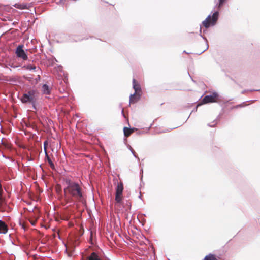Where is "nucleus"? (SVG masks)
Returning a JSON list of instances; mask_svg holds the SVG:
<instances>
[{"mask_svg": "<svg viewBox=\"0 0 260 260\" xmlns=\"http://www.w3.org/2000/svg\"><path fill=\"white\" fill-rule=\"evenodd\" d=\"M129 150L131 151V152L133 154V155L135 156V157L139 159L138 156L136 154V153H135V151L134 150V149L131 146L129 147Z\"/></svg>", "mask_w": 260, "mask_h": 260, "instance_id": "nucleus-21", "label": "nucleus"}, {"mask_svg": "<svg viewBox=\"0 0 260 260\" xmlns=\"http://www.w3.org/2000/svg\"><path fill=\"white\" fill-rule=\"evenodd\" d=\"M217 120H214L211 123H209L208 124V125L209 127H214L215 125H216L217 124Z\"/></svg>", "mask_w": 260, "mask_h": 260, "instance_id": "nucleus-19", "label": "nucleus"}, {"mask_svg": "<svg viewBox=\"0 0 260 260\" xmlns=\"http://www.w3.org/2000/svg\"><path fill=\"white\" fill-rule=\"evenodd\" d=\"M31 224L32 225H35V221L31 222Z\"/></svg>", "mask_w": 260, "mask_h": 260, "instance_id": "nucleus-26", "label": "nucleus"}, {"mask_svg": "<svg viewBox=\"0 0 260 260\" xmlns=\"http://www.w3.org/2000/svg\"><path fill=\"white\" fill-rule=\"evenodd\" d=\"M218 96H219L218 94L216 92H214L210 95H206L202 100V101L201 102V104H207L209 103L216 102V99H217L218 97Z\"/></svg>", "mask_w": 260, "mask_h": 260, "instance_id": "nucleus-4", "label": "nucleus"}, {"mask_svg": "<svg viewBox=\"0 0 260 260\" xmlns=\"http://www.w3.org/2000/svg\"><path fill=\"white\" fill-rule=\"evenodd\" d=\"M122 194H115V201L117 204H121L122 200Z\"/></svg>", "mask_w": 260, "mask_h": 260, "instance_id": "nucleus-14", "label": "nucleus"}, {"mask_svg": "<svg viewBox=\"0 0 260 260\" xmlns=\"http://www.w3.org/2000/svg\"><path fill=\"white\" fill-rule=\"evenodd\" d=\"M23 45H19L16 49L15 53L16 56L23 60H26L28 59V56L26 52L23 49Z\"/></svg>", "mask_w": 260, "mask_h": 260, "instance_id": "nucleus-5", "label": "nucleus"}, {"mask_svg": "<svg viewBox=\"0 0 260 260\" xmlns=\"http://www.w3.org/2000/svg\"><path fill=\"white\" fill-rule=\"evenodd\" d=\"M39 92L37 90L31 89L29 90L24 94L20 98V100L22 103L31 104L32 106V108L35 110H37L36 104L39 99Z\"/></svg>", "mask_w": 260, "mask_h": 260, "instance_id": "nucleus-2", "label": "nucleus"}, {"mask_svg": "<svg viewBox=\"0 0 260 260\" xmlns=\"http://www.w3.org/2000/svg\"><path fill=\"white\" fill-rule=\"evenodd\" d=\"M226 0H219L218 8H220Z\"/></svg>", "mask_w": 260, "mask_h": 260, "instance_id": "nucleus-22", "label": "nucleus"}, {"mask_svg": "<svg viewBox=\"0 0 260 260\" xmlns=\"http://www.w3.org/2000/svg\"><path fill=\"white\" fill-rule=\"evenodd\" d=\"M121 113H122V115L124 116V111H123V109H122V110H121Z\"/></svg>", "mask_w": 260, "mask_h": 260, "instance_id": "nucleus-24", "label": "nucleus"}, {"mask_svg": "<svg viewBox=\"0 0 260 260\" xmlns=\"http://www.w3.org/2000/svg\"><path fill=\"white\" fill-rule=\"evenodd\" d=\"M204 260H217V259L215 255L210 254L208 255H206Z\"/></svg>", "mask_w": 260, "mask_h": 260, "instance_id": "nucleus-17", "label": "nucleus"}, {"mask_svg": "<svg viewBox=\"0 0 260 260\" xmlns=\"http://www.w3.org/2000/svg\"><path fill=\"white\" fill-rule=\"evenodd\" d=\"M118 205L123 207L122 212H128L131 208V202L129 200L124 199Z\"/></svg>", "mask_w": 260, "mask_h": 260, "instance_id": "nucleus-7", "label": "nucleus"}, {"mask_svg": "<svg viewBox=\"0 0 260 260\" xmlns=\"http://www.w3.org/2000/svg\"><path fill=\"white\" fill-rule=\"evenodd\" d=\"M85 260H103L102 257L96 252H93L86 257Z\"/></svg>", "mask_w": 260, "mask_h": 260, "instance_id": "nucleus-8", "label": "nucleus"}, {"mask_svg": "<svg viewBox=\"0 0 260 260\" xmlns=\"http://www.w3.org/2000/svg\"><path fill=\"white\" fill-rule=\"evenodd\" d=\"M2 190H0V211H2V203L1 201L2 200Z\"/></svg>", "mask_w": 260, "mask_h": 260, "instance_id": "nucleus-20", "label": "nucleus"}, {"mask_svg": "<svg viewBox=\"0 0 260 260\" xmlns=\"http://www.w3.org/2000/svg\"><path fill=\"white\" fill-rule=\"evenodd\" d=\"M218 14H219V13L218 11H216L215 12H214L212 16L211 19V15H209L206 18V19L204 21H203L202 22V24L204 25V26L205 28H208L210 27V24L212 26L216 24V21L218 20Z\"/></svg>", "mask_w": 260, "mask_h": 260, "instance_id": "nucleus-3", "label": "nucleus"}, {"mask_svg": "<svg viewBox=\"0 0 260 260\" xmlns=\"http://www.w3.org/2000/svg\"><path fill=\"white\" fill-rule=\"evenodd\" d=\"M66 187L64 188V193L67 196L73 198L76 201L84 203L85 199L82 182L80 181L76 182L69 178L64 179Z\"/></svg>", "mask_w": 260, "mask_h": 260, "instance_id": "nucleus-1", "label": "nucleus"}, {"mask_svg": "<svg viewBox=\"0 0 260 260\" xmlns=\"http://www.w3.org/2000/svg\"><path fill=\"white\" fill-rule=\"evenodd\" d=\"M8 227L7 224L0 219V234H6L8 232Z\"/></svg>", "mask_w": 260, "mask_h": 260, "instance_id": "nucleus-9", "label": "nucleus"}, {"mask_svg": "<svg viewBox=\"0 0 260 260\" xmlns=\"http://www.w3.org/2000/svg\"><path fill=\"white\" fill-rule=\"evenodd\" d=\"M51 88L49 87L48 85L44 84L42 86V92L44 94L49 95L50 94Z\"/></svg>", "mask_w": 260, "mask_h": 260, "instance_id": "nucleus-10", "label": "nucleus"}, {"mask_svg": "<svg viewBox=\"0 0 260 260\" xmlns=\"http://www.w3.org/2000/svg\"><path fill=\"white\" fill-rule=\"evenodd\" d=\"M243 107L242 105V104H239V105H236V106H234V108H240V107Z\"/></svg>", "mask_w": 260, "mask_h": 260, "instance_id": "nucleus-23", "label": "nucleus"}, {"mask_svg": "<svg viewBox=\"0 0 260 260\" xmlns=\"http://www.w3.org/2000/svg\"><path fill=\"white\" fill-rule=\"evenodd\" d=\"M23 68L26 69V70H36V67L34 65H32V64H27V65H24L23 66Z\"/></svg>", "mask_w": 260, "mask_h": 260, "instance_id": "nucleus-15", "label": "nucleus"}, {"mask_svg": "<svg viewBox=\"0 0 260 260\" xmlns=\"http://www.w3.org/2000/svg\"><path fill=\"white\" fill-rule=\"evenodd\" d=\"M124 134L125 137H128L132 133L134 132V128H129L124 127L123 129Z\"/></svg>", "mask_w": 260, "mask_h": 260, "instance_id": "nucleus-13", "label": "nucleus"}, {"mask_svg": "<svg viewBox=\"0 0 260 260\" xmlns=\"http://www.w3.org/2000/svg\"><path fill=\"white\" fill-rule=\"evenodd\" d=\"M15 7L20 9H25L27 8V5L24 4H16Z\"/></svg>", "mask_w": 260, "mask_h": 260, "instance_id": "nucleus-16", "label": "nucleus"}, {"mask_svg": "<svg viewBox=\"0 0 260 260\" xmlns=\"http://www.w3.org/2000/svg\"><path fill=\"white\" fill-rule=\"evenodd\" d=\"M45 160L48 161V162L49 163L50 167L52 169H55V165H54V163L52 162V161L51 160V159L50 158V157L49 156L47 152H46V153H45Z\"/></svg>", "mask_w": 260, "mask_h": 260, "instance_id": "nucleus-12", "label": "nucleus"}, {"mask_svg": "<svg viewBox=\"0 0 260 260\" xmlns=\"http://www.w3.org/2000/svg\"><path fill=\"white\" fill-rule=\"evenodd\" d=\"M201 36L203 38V39H205V40H206V42H207V39H206L205 37H203L202 35H201Z\"/></svg>", "mask_w": 260, "mask_h": 260, "instance_id": "nucleus-25", "label": "nucleus"}, {"mask_svg": "<svg viewBox=\"0 0 260 260\" xmlns=\"http://www.w3.org/2000/svg\"><path fill=\"white\" fill-rule=\"evenodd\" d=\"M48 145V141L47 140L44 142L43 147H44V152L45 153H46V152H47V148Z\"/></svg>", "mask_w": 260, "mask_h": 260, "instance_id": "nucleus-18", "label": "nucleus"}, {"mask_svg": "<svg viewBox=\"0 0 260 260\" xmlns=\"http://www.w3.org/2000/svg\"><path fill=\"white\" fill-rule=\"evenodd\" d=\"M245 92H246V91H245V90H244V91H242V94H243V93H244Z\"/></svg>", "mask_w": 260, "mask_h": 260, "instance_id": "nucleus-27", "label": "nucleus"}, {"mask_svg": "<svg viewBox=\"0 0 260 260\" xmlns=\"http://www.w3.org/2000/svg\"><path fill=\"white\" fill-rule=\"evenodd\" d=\"M123 191V185L122 182H120L118 183L117 187L116 188V193L117 194H122Z\"/></svg>", "mask_w": 260, "mask_h": 260, "instance_id": "nucleus-11", "label": "nucleus"}, {"mask_svg": "<svg viewBox=\"0 0 260 260\" xmlns=\"http://www.w3.org/2000/svg\"><path fill=\"white\" fill-rule=\"evenodd\" d=\"M133 87L135 90V93L133 94H131L129 96L130 103H135L136 102L135 101L134 96L136 94H138L139 91H141V87L140 85L136 83V81L134 78L133 79Z\"/></svg>", "mask_w": 260, "mask_h": 260, "instance_id": "nucleus-6", "label": "nucleus"}]
</instances>
